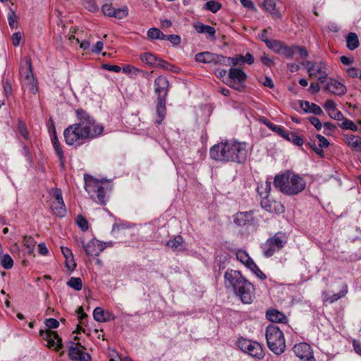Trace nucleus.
Masks as SVG:
<instances>
[{"mask_svg": "<svg viewBox=\"0 0 361 361\" xmlns=\"http://www.w3.org/2000/svg\"><path fill=\"white\" fill-rule=\"evenodd\" d=\"M102 68L109 71L118 73L121 71V68L117 65H111V64H103Z\"/></svg>", "mask_w": 361, "mask_h": 361, "instance_id": "61", "label": "nucleus"}, {"mask_svg": "<svg viewBox=\"0 0 361 361\" xmlns=\"http://www.w3.org/2000/svg\"><path fill=\"white\" fill-rule=\"evenodd\" d=\"M304 66L307 69L310 77L312 78L315 76L314 67L316 66V62L306 61L303 63Z\"/></svg>", "mask_w": 361, "mask_h": 361, "instance_id": "48", "label": "nucleus"}, {"mask_svg": "<svg viewBox=\"0 0 361 361\" xmlns=\"http://www.w3.org/2000/svg\"><path fill=\"white\" fill-rule=\"evenodd\" d=\"M238 348L243 352L250 356L262 359L264 357V352L262 345L256 341H252L245 338H240L238 341Z\"/></svg>", "mask_w": 361, "mask_h": 361, "instance_id": "11", "label": "nucleus"}, {"mask_svg": "<svg viewBox=\"0 0 361 361\" xmlns=\"http://www.w3.org/2000/svg\"><path fill=\"white\" fill-rule=\"evenodd\" d=\"M16 20H17V16H16L15 12L11 9L8 13V24L11 28L15 27Z\"/></svg>", "mask_w": 361, "mask_h": 361, "instance_id": "54", "label": "nucleus"}, {"mask_svg": "<svg viewBox=\"0 0 361 361\" xmlns=\"http://www.w3.org/2000/svg\"><path fill=\"white\" fill-rule=\"evenodd\" d=\"M324 108L327 111L329 116L335 120H341L343 118V115L341 111L336 109V103L331 99H327L324 104Z\"/></svg>", "mask_w": 361, "mask_h": 361, "instance_id": "19", "label": "nucleus"}, {"mask_svg": "<svg viewBox=\"0 0 361 361\" xmlns=\"http://www.w3.org/2000/svg\"><path fill=\"white\" fill-rule=\"evenodd\" d=\"M348 293V286L345 284L343 286L342 290L336 293V294H333L332 295H331L330 297L328 298V300L332 303L336 300H338V299L344 297Z\"/></svg>", "mask_w": 361, "mask_h": 361, "instance_id": "41", "label": "nucleus"}, {"mask_svg": "<svg viewBox=\"0 0 361 361\" xmlns=\"http://www.w3.org/2000/svg\"><path fill=\"white\" fill-rule=\"evenodd\" d=\"M247 74L240 68L231 67L228 71L226 85L238 91H242L244 82L247 80Z\"/></svg>", "mask_w": 361, "mask_h": 361, "instance_id": "10", "label": "nucleus"}, {"mask_svg": "<svg viewBox=\"0 0 361 361\" xmlns=\"http://www.w3.org/2000/svg\"><path fill=\"white\" fill-rule=\"evenodd\" d=\"M67 286L75 290H81L82 288V282L79 277H71L67 282Z\"/></svg>", "mask_w": 361, "mask_h": 361, "instance_id": "37", "label": "nucleus"}, {"mask_svg": "<svg viewBox=\"0 0 361 361\" xmlns=\"http://www.w3.org/2000/svg\"><path fill=\"white\" fill-rule=\"evenodd\" d=\"M51 209L53 213L59 217H63L66 214V207L63 201L51 202Z\"/></svg>", "mask_w": 361, "mask_h": 361, "instance_id": "24", "label": "nucleus"}, {"mask_svg": "<svg viewBox=\"0 0 361 361\" xmlns=\"http://www.w3.org/2000/svg\"><path fill=\"white\" fill-rule=\"evenodd\" d=\"M194 28L198 33H207L213 40L216 39V30L214 27L204 25L202 23H197L194 25Z\"/></svg>", "mask_w": 361, "mask_h": 361, "instance_id": "22", "label": "nucleus"}, {"mask_svg": "<svg viewBox=\"0 0 361 361\" xmlns=\"http://www.w3.org/2000/svg\"><path fill=\"white\" fill-rule=\"evenodd\" d=\"M94 319L99 322H105L109 320L104 317V312L101 307H96L93 311Z\"/></svg>", "mask_w": 361, "mask_h": 361, "instance_id": "39", "label": "nucleus"}, {"mask_svg": "<svg viewBox=\"0 0 361 361\" xmlns=\"http://www.w3.org/2000/svg\"><path fill=\"white\" fill-rule=\"evenodd\" d=\"M54 149L60 160V164H61V167H63V166H64V155H63V152L61 145H56V146L54 147Z\"/></svg>", "mask_w": 361, "mask_h": 361, "instance_id": "51", "label": "nucleus"}, {"mask_svg": "<svg viewBox=\"0 0 361 361\" xmlns=\"http://www.w3.org/2000/svg\"><path fill=\"white\" fill-rule=\"evenodd\" d=\"M262 200L261 201V204L263 209H264L266 211L269 212H273L276 211V206H280L281 207H283L280 204L277 203L276 202H271L268 197H262Z\"/></svg>", "mask_w": 361, "mask_h": 361, "instance_id": "30", "label": "nucleus"}, {"mask_svg": "<svg viewBox=\"0 0 361 361\" xmlns=\"http://www.w3.org/2000/svg\"><path fill=\"white\" fill-rule=\"evenodd\" d=\"M283 44V42L276 39H271L267 42V47L277 54H280Z\"/></svg>", "mask_w": 361, "mask_h": 361, "instance_id": "34", "label": "nucleus"}, {"mask_svg": "<svg viewBox=\"0 0 361 361\" xmlns=\"http://www.w3.org/2000/svg\"><path fill=\"white\" fill-rule=\"evenodd\" d=\"M21 77L23 78L24 82L29 87V89L33 93L37 92V80L34 78L32 71V63L30 59L26 60L25 66H22L20 70Z\"/></svg>", "mask_w": 361, "mask_h": 361, "instance_id": "12", "label": "nucleus"}, {"mask_svg": "<svg viewBox=\"0 0 361 361\" xmlns=\"http://www.w3.org/2000/svg\"><path fill=\"white\" fill-rule=\"evenodd\" d=\"M82 245L88 256H98L105 248L102 242L96 239H92L87 243L83 240Z\"/></svg>", "mask_w": 361, "mask_h": 361, "instance_id": "16", "label": "nucleus"}, {"mask_svg": "<svg viewBox=\"0 0 361 361\" xmlns=\"http://www.w3.org/2000/svg\"><path fill=\"white\" fill-rule=\"evenodd\" d=\"M214 59L215 60H213V61L216 63H221L225 66L230 65V59L229 57H226L222 55H216L214 54Z\"/></svg>", "mask_w": 361, "mask_h": 361, "instance_id": "50", "label": "nucleus"}, {"mask_svg": "<svg viewBox=\"0 0 361 361\" xmlns=\"http://www.w3.org/2000/svg\"><path fill=\"white\" fill-rule=\"evenodd\" d=\"M254 218L252 212H238L234 217V223L240 227L250 226L253 224Z\"/></svg>", "mask_w": 361, "mask_h": 361, "instance_id": "18", "label": "nucleus"}, {"mask_svg": "<svg viewBox=\"0 0 361 361\" xmlns=\"http://www.w3.org/2000/svg\"><path fill=\"white\" fill-rule=\"evenodd\" d=\"M271 190V183L266 181L257 187V192L261 197H268Z\"/></svg>", "mask_w": 361, "mask_h": 361, "instance_id": "35", "label": "nucleus"}, {"mask_svg": "<svg viewBox=\"0 0 361 361\" xmlns=\"http://www.w3.org/2000/svg\"><path fill=\"white\" fill-rule=\"evenodd\" d=\"M0 264L6 269H10L13 266V260L11 257L6 254L3 256H0Z\"/></svg>", "mask_w": 361, "mask_h": 361, "instance_id": "38", "label": "nucleus"}, {"mask_svg": "<svg viewBox=\"0 0 361 361\" xmlns=\"http://www.w3.org/2000/svg\"><path fill=\"white\" fill-rule=\"evenodd\" d=\"M82 4L89 11L97 12L99 11V6L96 4L94 0H82Z\"/></svg>", "mask_w": 361, "mask_h": 361, "instance_id": "43", "label": "nucleus"}, {"mask_svg": "<svg viewBox=\"0 0 361 361\" xmlns=\"http://www.w3.org/2000/svg\"><path fill=\"white\" fill-rule=\"evenodd\" d=\"M44 324L49 329H56L59 326V321L54 318L47 319Z\"/></svg>", "mask_w": 361, "mask_h": 361, "instance_id": "55", "label": "nucleus"}, {"mask_svg": "<svg viewBox=\"0 0 361 361\" xmlns=\"http://www.w3.org/2000/svg\"><path fill=\"white\" fill-rule=\"evenodd\" d=\"M288 141L297 146H302L304 143L302 138L293 132H291L290 137Z\"/></svg>", "mask_w": 361, "mask_h": 361, "instance_id": "49", "label": "nucleus"}, {"mask_svg": "<svg viewBox=\"0 0 361 361\" xmlns=\"http://www.w3.org/2000/svg\"><path fill=\"white\" fill-rule=\"evenodd\" d=\"M23 244L28 249L27 252L29 254H32L33 252L34 247L36 244V242L35 241L34 238L31 236H24Z\"/></svg>", "mask_w": 361, "mask_h": 361, "instance_id": "40", "label": "nucleus"}, {"mask_svg": "<svg viewBox=\"0 0 361 361\" xmlns=\"http://www.w3.org/2000/svg\"><path fill=\"white\" fill-rule=\"evenodd\" d=\"M226 287H231L235 293L244 303L252 302V295L254 290L252 284L245 279L240 271L227 270L224 274Z\"/></svg>", "mask_w": 361, "mask_h": 361, "instance_id": "2", "label": "nucleus"}, {"mask_svg": "<svg viewBox=\"0 0 361 361\" xmlns=\"http://www.w3.org/2000/svg\"><path fill=\"white\" fill-rule=\"evenodd\" d=\"M209 154L210 157L215 161L243 164L247 159L249 148L248 145L244 142H225L214 145Z\"/></svg>", "mask_w": 361, "mask_h": 361, "instance_id": "1", "label": "nucleus"}, {"mask_svg": "<svg viewBox=\"0 0 361 361\" xmlns=\"http://www.w3.org/2000/svg\"><path fill=\"white\" fill-rule=\"evenodd\" d=\"M295 51H297L299 54V55L303 59H305L308 56V51L303 47L294 46V53Z\"/></svg>", "mask_w": 361, "mask_h": 361, "instance_id": "60", "label": "nucleus"}, {"mask_svg": "<svg viewBox=\"0 0 361 361\" xmlns=\"http://www.w3.org/2000/svg\"><path fill=\"white\" fill-rule=\"evenodd\" d=\"M76 223L82 231H86L88 229V222L82 215L77 216Z\"/></svg>", "mask_w": 361, "mask_h": 361, "instance_id": "46", "label": "nucleus"}, {"mask_svg": "<svg viewBox=\"0 0 361 361\" xmlns=\"http://www.w3.org/2000/svg\"><path fill=\"white\" fill-rule=\"evenodd\" d=\"M248 268L260 279H266V275L260 270L255 262H251L250 266Z\"/></svg>", "mask_w": 361, "mask_h": 361, "instance_id": "42", "label": "nucleus"}, {"mask_svg": "<svg viewBox=\"0 0 361 361\" xmlns=\"http://www.w3.org/2000/svg\"><path fill=\"white\" fill-rule=\"evenodd\" d=\"M166 39L169 40L173 45H178L180 43V37L178 35H166Z\"/></svg>", "mask_w": 361, "mask_h": 361, "instance_id": "58", "label": "nucleus"}, {"mask_svg": "<svg viewBox=\"0 0 361 361\" xmlns=\"http://www.w3.org/2000/svg\"><path fill=\"white\" fill-rule=\"evenodd\" d=\"M274 185L285 195H296L305 190L306 181L299 175L287 171L275 176Z\"/></svg>", "mask_w": 361, "mask_h": 361, "instance_id": "3", "label": "nucleus"}, {"mask_svg": "<svg viewBox=\"0 0 361 361\" xmlns=\"http://www.w3.org/2000/svg\"><path fill=\"white\" fill-rule=\"evenodd\" d=\"M236 257L238 260L244 264L247 267L250 266V262H254L247 255L245 251L238 250L236 252Z\"/></svg>", "mask_w": 361, "mask_h": 361, "instance_id": "33", "label": "nucleus"}, {"mask_svg": "<svg viewBox=\"0 0 361 361\" xmlns=\"http://www.w3.org/2000/svg\"><path fill=\"white\" fill-rule=\"evenodd\" d=\"M39 335L44 340L47 341V346L49 348H55L57 351L63 348L62 339L56 332L51 331L49 329L41 330Z\"/></svg>", "mask_w": 361, "mask_h": 361, "instance_id": "14", "label": "nucleus"}, {"mask_svg": "<svg viewBox=\"0 0 361 361\" xmlns=\"http://www.w3.org/2000/svg\"><path fill=\"white\" fill-rule=\"evenodd\" d=\"M266 317L267 319L275 323L286 324L288 322L287 317L281 312L277 310H269L267 311Z\"/></svg>", "mask_w": 361, "mask_h": 361, "instance_id": "20", "label": "nucleus"}, {"mask_svg": "<svg viewBox=\"0 0 361 361\" xmlns=\"http://www.w3.org/2000/svg\"><path fill=\"white\" fill-rule=\"evenodd\" d=\"M156 66H159L165 70H171L173 67L171 64L161 59H159V61H157Z\"/></svg>", "mask_w": 361, "mask_h": 361, "instance_id": "64", "label": "nucleus"}, {"mask_svg": "<svg viewBox=\"0 0 361 361\" xmlns=\"http://www.w3.org/2000/svg\"><path fill=\"white\" fill-rule=\"evenodd\" d=\"M263 123L269 128L271 129V130H273L274 132H276L277 134H279V132H281L282 131V127L279 126H276L272 123H271L270 121H269L268 120H264L263 121Z\"/></svg>", "mask_w": 361, "mask_h": 361, "instance_id": "59", "label": "nucleus"}, {"mask_svg": "<svg viewBox=\"0 0 361 361\" xmlns=\"http://www.w3.org/2000/svg\"><path fill=\"white\" fill-rule=\"evenodd\" d=\"M159 59V58L151 53H144L140 55V59L151 66H156Z\"/></svg>", "mask_w": 361, "mask_h": 361, "instance_id": "29", "label": "nucleus"}, {"mask_svg": "<svg viewBox=\"0 0 361 361\" xmlns=\"http://www.w3.org/2000/svg\"><path fill=\"white\" fill-rule=\"evenodd\" d=\"M308 120L310 122V123L312 126H314L317 130H321V128H322V123L318 118L315 116H310L308 118Z\"/></svg>", "mask_w": 361, "mask_h": 361, "instance_id": "56", "label": "nucleus"}, {"mask_svg": "<svg viewBox=\"0 0 361 361\" xmlns=\"http://www.w3.org/2000/svg\"><path fill=\"white\" fill-rule=\"evenodd\" d=\"M65 264L66 268L71 271H73L76 267L73 256L66 259Z\"/></svg>", "mask_w": 361, "mask_h": 361, "instance_id": "62", "label": "nucleus"}, {"mask_svg": "<svg viewBox=\"0 0 361 361\" xmlns=\"http://www.w3.org/2000/svg\"><path fill=\"white\" fill-rule=\"evenodd\" d=\"M288 237L283 232H277L269 238L261 246L263 255L267 257H272L275 252L281 250L287 243Z\"/></svg>", "mask_w": 361, "mask_h": 361, "instance_id": "9", "label": "nucleus"}, {"mask_svg": "<svg viewBox=\"0 0 361 361\" xmlns=\"http://www.w3.org/2000/svg\"><path fill=\"white\" fill-rule=\"evenodd\" d=\"M324 90L338 96L344 95L347 92V88L343 84L332 78H329L326 80Z\"/></svg>", "mask_w": 361, "mask_h": 361, "instance_id": "17", "label": "nucleus"}, {"mask_svg": "<svg viewBox=\"0 0 361 361\" xmlns=\"http://www.w3.org/2000/svg\"><path fill=\"white\" fill-rule=\"evenodd\" d=\"M154 92L157 97L156 123L160 124L166 114V99L169 88V82L164 76L160 75L154 80Z\"/></svg>", "mask_w": 361, "mask_h": 361, "instance_id": "5", "label": "nucleus"}, {"mask_svg": "<svg viewBox=\"0 0 361 361\" xmlns=\"http://www.w3.org/2000/svg\"><path fill=\"white\" fill-rule=\"evenodd\" d=\"M359 39L357 35L355 32H350L346 37V47L353 51L359 47Z\"/></svg>", "mask_w": 361, "mask_h": 361, "instance_id": "27", "label": "nucleus"}, {"mask_svg": "<svg viewBox=\"0 0 361 361\" xmlns=\"http://www.w3.org/2000/svg\"><path fill=\"white\" fill-rule=\"evenodd\" d=\"M85 128L82 129L79 123L68 126L63 131V137L66 143L70 146L78 147L87 140Z\"/></svg>", "mask_w": 361, "mask_h": 361, "instance_id": "8", "label": "nucleus"}, {"mask_svg": "<svg viewBox=\"0 0 361 361\" xmlns=\"http://www.w3.org/2000/svg\"><path fill=\"white\" fill-rule=\"evenodd\" d=\"M342 122L339 123V126L344 130H351L352 131H357V126L350 120L345 118L341 120Z\"/></svg>", "mask_w": 361, "mask_h": 361, "instance_id": "36", "label": "nucleus"}, {"mask_svg": "<svg viewBox=\"0 0 361 361\" xmlns=\"http://www.w3.org/2000/svg\"><path fill=\"white\" fill-rule=\"evenodd\" d=\"M346 143L353 150H361V137L359 136L346 135Z\"/></svg>", "mask_w": 361, "mask_h": 361, "instance_id": "26", "label": "nucleus"}, {"mask_svg": "<svg viewBox=\"0 0 361 361\" xmlns=\"http://www.w3.org/2000/svg\"><path fill=\"white\" fill-rule=\"evenodd\" d=\"M166 245L170 247L174 252L184 250L185 247L183 243V239L181 235H176L173 239L169 240Z\"/></svg>", "mask_w": 361, "mask_h": 361, "instance_id": "21", "label": "nucleus"}, {"mask_svg": "<svg viewBox=\"0 0 361 361\" xmlns=\"http://www.w3.org/2000/svg\"><path fill=\"white\" fill-rule=\"evenodd\" d=\"M115 8H114L111 4H104L102 7V13L107 16L113 17L114 16V11Z\"/></svg>", "mask_w": 361, "mask_h": 361, "instance_id": "52", "label": "nucleus"}, {"mask_svg": "<svg viewBox=\"0 0 361 361\" xmlns=\"http://www.w3.org/2000/svg\"><path fill=\"white\" fill-rule=\"evenodd\" d=\"M128 9L126 6L121 8H115L113 17L117 19H123L128 16Z\"/></svg>", "mask_w": 361, "mask_h": 361, "instance_id": "44", "label": "nucleus"}, {"mask_svg": "<svg viewBox=\"0 0 361 361\" xmlns=\"http://www.w3.org/2000/svg\"><path fill=\"white\" fill-rule=\"evenodd\" d=\"M76 116L82 129L85 128L87 140H92L102 134L104 127L102 124L97 123L96 121L82 109L75 110Z\"/></svg>", "mask_w": 361, "mask_h": 361, "instance_id": "6", "label": "nucleus"}, {"mask_svg": "<svg viewBox=\"0 0 361 361\" xmlns=\"http://www.w3.org/2000/svg\"><path fill=\"white\" fill-rule=\"evenodd\" d=\"M195 59L197 62L204 63H210L213 61V60H215L214 54L208 51L197 53L195 56Z\"/></svg>", "mask_w": 361, "mask_h": 361, "instance_id": "28", "label": "nucleus"}, {"mask_svg": "<svg viewBox=\"0 0 361 361\" xmlns=\"http://www.w3.org/2000/svg\"><path fill=\"white\" fill-rule=\"evenodd\" d=\"M293 350L300 360L316 361L313 357V351L310 345L307 343H300L294 345Z\"/></svg>", "mask_w": 361, "mask_h": 361, "instance_id": "15", "label": "nucleus"}, {"mask_svg": "<svg viewBox=\"0 0 361 361\" xmlns=\"http://www.w3.org/2000/svg\"><path fill=\"white\" fill-rule=\"evenodd\" d=\"M230 59V64L232 65V67H235L238 65L243 64V56L241 55H235L233 57H229Z\"/></svg>", "mask_w": 361, "mask_h": 361, "instance_id": "53", "label": "nucleus"}, {"mask_svg": "<svg viewBox=\"0 0 361 361\" xmlns=\"http://www.w3.org/2000/svg\"><path fill=\"white\" fill-rule=\"evenodd\" d=\"M18 131L20 133V135L25 140H28L29 139V132H28V130L27 129V127H26L25 123H23L21 121H19L18 124Z\"/></svg>", "mask_w": 361, "mask_h": 361, "instance_id": "47", "label": "nucleus"}, {"mask_svg": "<svg viewBox=\"0 0 361 361\" xmlns=\"http://www.w3.org/2000/svg\"><path fill=\"white\" fill-rule=\"evenodd\" d=\"M85 188L91 197L96 194L97 202L101 205H106L107 202L106 194L112 190L113 185L106 179L99 180L90 175H85Z\"/></svg>", "mask_w": 361, "mask_h": 361, "instance_id": "4", "label": "nucleus"}, {"mask_svg": "<svg viewBox=\"0 0 361 361\" xmlns=\"http://www.w3.org/2000/svg\"><path fill=\"white\" fill-rule=\"evenodd\" d=\"M316 137L319 140V146L320 147H329V142L328 141V140L324 137L323 135H321L319 134H317L316 135Z\"/></svg>", "mask_w": 361, "mask_h": 361, "instance_id": "63", "label": "nucleus"}, {"mask_svg": "<svg viewBox=\"0 0 361 361\" xmlns=\"http://www.w3.org/2000/svg\"><path fill=\"white\" fill-rule=\"evenodd\" d=\"M263 6L274 18H281V13L276 9L275 0H264L263 2Z\"/></svg>", "mask_w": 361, "mask_h": 361, "instance_id": "25", "label": "nucleus"}, {"mask_svg": "<svg viewBox=\"0 0 361 361\" xmlns=\"http://www.w3.org/2000/svg\"><path fill=\"white\" fill-rule=\"evenodd\" d=\"M147 37L151 39H166L164 35L159 29L152 27L148 30Z\"/></svg>", "mask_w": 361, "mask_h": 361, "instance_id": "31", "label": "nucleus"}, {"mask_svg": "<svg viewBox=\"0 0 361 361\" xmlns=\"http://www.w3.org/2000/svg\"><path fill=\"white\" fill-rule=\"evenodd\" d=\"M222 7L221 3L216 1H209L204 5V9L209 11L213 13H217Z\"/></svg>", "mask_w": 361, "mask_h": 361, "instance_id": "32", "label": "nucleus"}, {"mask_svg": "<svg viewBox=\"0 0 361 361\" xmlns=\"http://www.w3.org/2000/svg\"><path fill=\"white\" fill-rule=\"evenodd\" d=\"M300 106L301 109L307 113H312L315 115H321L323 114V111L320 106L314 103H310L307 101H301Z\"/></svg>", "mask_w": 361, "mask_h": 361, "instance_id": "23", "label": "nucleus"}, {"mask_svg": "<svg viewBox=\"0 0 361 361\" xmlns=\"http://www.w3.org/2000/svg\"><path fill=\"white\" fill-rule=\"evenodd\" d=\"M51 195L54 198V202L63 201L62 196V191L59 188H54L52 190Z\"/></svg>", "mask_w": 361, "mask_h": 361, "instance_id": "57", "label": "nucleus"}, {"mask_svg": "<svg viewBox=\"0 0 361 361\" xmlns=\"http://www.w3.org/2000/svg\"><path fill=\"white\" fill-rule=\"evenodd\" d=\"M281 49L282 50H281V52L279 54H282L288 59H290L293 57V56L294 54V46L288 47L285 44H283Z\"/></svg>", "mask_w": 361, "mask_h": 361, "instance_id": "45", "label": "nucleus"}, {"mask_svg": "<svg viewBox=\"0 0 361 361\" xmlns=\"http://www.w3.org/2000/svg\"><path fill=\"white\" fill-rule=\"evenodd\" d=\"M85 349L80 343H75L70 341L68 355L70 360L73 361H91V356L89 353L83 351Z\"/></svg>", "mask_w": 361, "mask_h": 361, "instance_id": "13", "label": "nucleus"}, {"mask_svg": "<svg viewBox=\"0 0 361 361\" xmlns=\"http://www.w3.org/2000/svg\"><path fill=\"white\" fill-rule=\"evenodd\" d=\"M266 339L269 348L276 355L282 354L286 348L285 338L282 331L274 324L266 328Z\"/></svg>", "mask_w": 361, "mask_h": 361, "instance_id": "7", "label": "nucleus"}]
</instances>
